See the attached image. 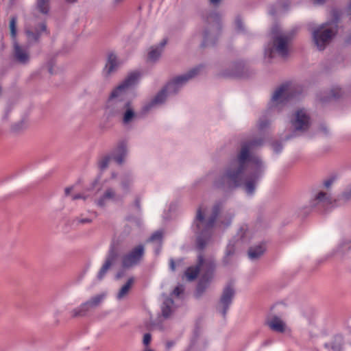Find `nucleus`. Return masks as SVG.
I'll return each instance as SVG.
<instances>
[{"label": "nucleus", "mask_w": 351, "mask_h": 351, "mask_svg": "<svg viewBox=\"0 0 351 351\" xmlns=\"http://www.w3.org/2000/svg\"><path fill=\"white\" fill-rule=\"evenodd\" d=\"M272 34L271 42L265 49V54L270 58H273L274 53L282 58L287 57L289 54V43L291 40V36L274 32Z\"/></svg>", "instance_id": "6"}, {"label": "nucleus", "mask_w": 351, "mask_h": 351, "mask_svg": "<svg viewBox=\"0 0 351 351\" xmlns=\"http://www.w3.org/2000/svg\"><path fill=\"white\" fill-rule=\"evenodd\" d=\"M139 77L140 73L138 72L135 71L130 73L122 83L113 90L110 94V97L112 99L118 97L121 92L136 84Z\"/></svg>", "instance_id": "13"}, {"label": "nucleus", "mask_w": 351, "mask_h": 351, "mask_svg": "<svg viewBox=\"0 0 351 351\" xmlns=\"http://www.w3.org/2000/svg\"><path fill=\"white\" fill-rule=\"evenodd\" d=\"M248 162L252 164L251 169L252 170L250 176L259 180L263 176L265 169L262 159L260 157H252L247 159Z\"/></svg>", "instance_id": "19"}, {"label": "nucleus", "mask_w": 351, "mask_h": 351, "mask_svg": "<svg viewBox=\"0 0 351 351\" xmlns=\"http://www.w3.org/2000/svg\"><path fill=\"white\" fill-rule=\"evenodd\" d=\"M167 39L164 38L159 44L156 47H152L150 51L148 53L147 58L149 61L156 62L158 60L162 51L163 47L167 45Z\"/></svg>", "instance_id": "27"}, {"label": "nucleus", "mask_w": 351, "mask_h": 351, "mask_svg": "<svg viewBox=\"0 0 351 351\" xmlns=\"http://www.w3.org/2000/svg\"><path fill=\"white\" fill-rule=\"evenodd\" d=\"M225 220H221L220 222L221 224L228 226L231 223L232 219L233 217V215L231 214H228L224 216Z\"/></svg>", "instance_id": "47"}, {"label": "nucleus", "mask_w": 351, "mask_h": 351, "mask_svg": "<svg viewBox=\"0 0 351 351\" xmlns=\"http://www.w3.org/2000/svg\"><path fill=\"white\" fill-rule=\"evenodd\" d=\"M16 16H12L10 21V35L12 40H16Z\"/></svg>", "instance_id": "39"}, {"label": "nucleus", "mask_w": 351, "mask_h": 351, "mask_svg": "<svg viewBox=\"0 0 351 351\" xmlns=\"http://www.w3.org/2000/svg\"><path fill=\"white\" fill-rule=\"evenodd\" d=\"M350 201H351V184L348 186L335 199H332L326 192H319L311 201L310 206L311 208L317 207L318 209L323 208L324 210H327L335 206H341Z\"/></svg>", "instance_id": "5"}, {"label": "nucleus", "mask_w": 351, "mask_h": 351, "mask_svg": "<svg viewBox=\"0 0 351 351\" xmlns=\"http://www.w3.org/2000/svg\"><path fill=\"white\" fill-rule=\"evenodd\" d=\"M124 275V271H119L116 274V279H120L121 278H122Z\"/></svg>", "instance_id": "59"}, {"label": "nucleus", "mask_w": 351, "mask_h": 351, "mask_svg": "<svg viewBox=\"0 0 351 351\" xmlns=\"http://www.w3.org/2000/svg\"><path fill=\"white\" fill-rule=\"evenodd\" d=\"M112 158V156L106 155L101 157L98 160V167L101 171H104L108 167L110 159Z\"/></svg>", "instance_id": "38"}, {"label": "nucleus", "mask_w": 351, "mask_h": 351, "mask_svg": "<svg viewBox=\"0 0 351 351\" xmlns=\"http://www.w3.org/2000/svg\"><path fill=\"white\" fill-rule=\"evenodd\" d=\"M313 1L314 4H317V5L324 4L326 1V0H313Z\"/></svg>", "instance_id": "60"}, {"label": "nucleus", "mask_w": 351, "mask_h": 351, "mask_svg": "<svg viewBox=\"0 0 351 351\" xmlns=\"http://www.w3.org/2000/svg\"><path fill=\"white\" fill-rule=\"evenodd\" d=\"M174 343L173 341H168L166 344L167 348H170L173 346Z\"/></svg>", "instance_id": "63"}, {"label": "nucleus", "mask_w": 351, "mask_h": 351, "mask_svg": "<svg viewBox=\"0 0 351 351\" xmlns=\"http://www.w3.org/2000/svg\"><path fill=\"white\" fill-rule=\"evenodd\" d=\"M344 339L341 335H335L330 341L324 344L328 351H343Z\"/></svg>", "instance_id": "23"}, {"label": "nucleus", "mask_w": 351, "mask_h": 351, "mask_svg": "<svg viewBox=\"0 0 351 351\" xmlns=\"http://www.w3.org/2000/svg\"><path fill=\"white\" fill-rule=\"evenodd\" d=\"M145 256V247L139 244L133 247L121 258V266L123 269H130L139 265Z\"/></svg>", "instance_id": "9"}, {"label": "nucleus", "mask_w": 351, "mask_h": 351, "mask_svg": "<svg viewBox=\"0 0 351 351\" xmlns=\"http://www.w3.org/2000/svg\"><path fill=\"white\" fill-rule=\"evenodd\" d=\"M351 251V240L343 241L338 247L337 255L343 257L346 254Z\"/></svg>", "instance_id": "36"}, {"label": "nucleus", "mask_w": 351, "mask_h": 351, "mask_svg": "<svg viewBox=\"0 0 351 351\" xmlns=\"http://www.w3.org/2000/svg\"><path fill=\"white\" fill-rule=\"evenodd\" d=\"M276 3L282 10H287L290 5V0H277Z\"/></svg>", "instance_id": "45"}, {"label": "nucleus", "mask_w": 351, "mask_h": 351, "mask_svg": "<svg viewBox=\"0 0 351 351\" xmlns=\"http://www.w3.org/2000/svg\"><path fill=\"white\" fill-rule=\"evenodd\" d=\"M133 182L132 177L130 173L124 174L121 178V186L124 193L128 194L130 192V187Z\"/></svg>", "instance_id": "33"}, {"label": "nucleus", "mask_w": 351, "mask_h": 351, "mask_svg": "<svg viewBox=\"0 0 351 351\" xmlns=\"http://www.w3.org/2000/svg\"><path fill=\"white\" fill-rule=\"evenodd\" d=\"M293 97L292 93L286 85H281L274 93L271 101L276 104H285Z\"/></svg>", "instance_id": "16"}, {"label": "nucleus", "mask_w": 351, "mask_h": 351, "mask_svg": "<svg viewBox=\"0 0 351 351\" xmlns=\"http://www.w3.org/2000/svg\"><path fill=\"white\" fill-rule=\"evenodd\" d=\"M134 206L136 208L138 212L141 211V199L139 197H136L134 201Z\"/></svg>", "instance_id": "52"}, {"label": "nucleus", "mask_w": 351, "mask_h": 351, "mask_svg": "<svg viewBox=\"0 0 351 351\" xmlns=\"http://www.w3.org/2000/svg\"><path fill=\"white\" fill-rule=\"evenodd\" d=\"M320 130L326 134H327L328 133V130L327 129V128L324 125H322L320 127Z\"/></svg>", "instance_id": "61"}, {"label": "nucleus", "mask_w": 351, "mask_h": 351, "mask_svg": "<svg viewBox=\"0 0 351 351\" xmlns=\"http://www.w3.org/2000/svg\"><path fill=\"white\" fill-rule=\"evenodd\" d=\"M258 181L250 175L246 177L244 182L242 181V186L248 195H252L254 193Z\"/></svg>", "instance_id": "29"}, {"label": "nucleus", "mask_w": 351, "mask_h": 351, "mask_svg": "<svg viewBox=\"0 0 351 351\" xmlns=\"http://www.w3.org/2000/svg\"><path fill=\"white\" fill-rule=\"evenodd\" d=\"M235 289L232 282H229L223 289L219 300L216 306V310L226 318L228 311L235 296Z\"/></svg>", "instance_id": "8"}, {"label": "nucleus", "mask_w": 351, "mask_h": 351, "mask_svg": "<svg viewBox=\"0 0 351 351\" xmlns=\"http://www.w3.org/2000/svg\"><path fill=\"white\" fill-rule=\"evenodd\" d=\"M236 255V246L235 242L230 241L227 245L225 254L222 258V265L224 267L232 265L234 261V256Z\"/></svg>", "instance_id": "22"}, {"label": "nucleus", "mask_w": 351, "mask_h": 351, "mask_svg": "<svg viewBox=\"0 0 351 351\" xmlns=\"http://www.w3.org/2000/svg\"><path fill=\"white\" fill-rule=\"evenodd\" d=\"M271 147L276 154H279L282 149V144L280 141L273 142Z\"/></svg>", "instance_id": "46"}, {"label": "nucleus", "mask_w": 351, "mask_h": 351, "mask_svg": "<svg viewBox=\"0 0 351 351\" xmlns=\"http://www.w3.org/2000/svg\"><path fill=\"white\" fill-rule=\"evenodd\" d=\"M234 25L237 32L242 33L245 32V26L241 15L238 14L236 16L234 20Z\"/></svg>", "instance_id": "40"}, {"label": "nucleus", "mask_w": 351, "mask_h": 351, "mask_svg": "<svg viewBox=\"0 0 351 351\" xmlns=\"http://www.w3.org/2000/svg\"><path fill=\"white\" fill-rule=\"evenodd\" d=\"M43 32L48 33L47 25L44 23L39 25V28H36L34 30L27 29L25 31L29 43H38Z\"/></svg>", "instance_id": "25"}, {"label": "nucleus", "mask_w": 351, "mask_h": 351, "mask_svg": "<svg viewBox=\"0 0 351 351\" xmlns=\"http://www.w3.org/2000/svg\"><path fill=\"white\" fill-rule=\"evenodd\" d=\"M199 272V268L196 263L195 265L190 266L186 269L184 275L189 281H193L197 278Z\"/></svg>", "instance_id": "30"}, {"label": "nucleus", "mask_w": 351, "mask_h": 351, "mask_svg": "<svg viewBox=\"0 0 351 351\" xmlns=\"http://www.w3.org/2000/svg\"><path fill=\"white\" fill-rule=\"evenodd\" d=\"M291 124L295 131H306L310 126V117L302 110H298Z\"/></svg>", "instance_id": "14"}, {"label": "nucleus", "mask_w": 351, "mask_h": 351, "mask_svg": "<svg viewBox=\"0 0 351 351\" xmlns=\"http://www.w3.org/2000/svg\"><path fill=\"white\" fill-rule=\"evenodd\" d=\"M169 267H170V269L172 271H176V263L174 261V260L173 258H171L169 260Z\"/></svg>", "instance_id": "56"}, {"label": "nucleus", "mask_w": 351, "mask_h": 351, "mask_svg": "<svg viewBox=\"0 0 351 351\" xmlns=\"http://www.w3.org/2000/svg\"><path fill=\"white\" fill-rule=\"evenodd\" d=\"M205 25L202 32V41L200 47L204 49L214 46L221 32V14L216 11H208L202 15Z\"/></svg>", "instance_id": "4"}, {"label": "nucleus", "mask_w": 351, "mask_h": 351, "mask_svg": "<svg viewBox=\"0 0 351 351\" xmlns=\"http://www.w3.org/2000/svg\"><path fill=\"white\" fill-rule=\"evenodd\" d=\"M222 206L221 202H216L213 205L211 214L207 219L205 218L202 207L198 208L193 221L194 232L196 235V248L200 251L197 258V263L199 271H202L195 293L197 298H200L205 293L215 277L217 267L216 261L212 257L205 258L202 251L206 248L211 238L212 229L221 213Z\"/></svg>", "instance_id": "1"}, {"label": "nucleus", "mask_w": 351, "mask_h": 351, "mask_svg": "<svg viewBox=\"0 0 351 351\" xmlns=\"http://www.w3.org/2000/svg\"><path fill=\"white\" fill-rule=\"evenodd\" d=\"M93 220L90 218H80V217H75L73 220V224H84V223H92Z\"/></svg>", "instance_id": "44"}, {"label": "nucleus", "mask_w": 351, "mask_h": 351, "mask_svg": "<svg viewBox=\"0 0 351 351\" xmlns=\"http://www.w3.org/2000/svg\"><path fill=\"white\" fill-rule=\"evenodd\" d=\"M270 343H271V341H270V340H266V341H265L263 343L262 346H266L269 345Z\"/></svg>", "instance_id": "64"}, {"label": "nucleus", "mask_w": 351, "mask_h": 351, "mask_svg": "<svg viewBox=\"0 0 351 351\" xmlns=\"http://www.w3.org/2000/svg\"><path fill=\"white\" fill-rule=\"evenodd\" d=\"M245 157V151L237 155V158L215 178L213 186L225 192L232 191L242 186V176L247 167L244 164Z\"/></svg>", "instance_id": "2"}, {"label": "nucleus", "mask_w": 351, "mask_h": 351, "mask_svg": "<svg viewBox=\"0 0 351 351\" xmlns=\"http://www.w3.org/2000/svg\"><path fill=\"white\" fill-rule=\"evenodd\" d=\"M173 300L171 298H167L162 304V315L165 318H168L172 313V306Z\"/></svg>", "instance_id": "32"}, {"label": "nucleus", "mask_w": 351, "mask_h": 351, "mask_svg": "<svg viewBox=\"0 0 351 351\" xmlns=\"http://www.w3.org/2000/svg\"><path fill=\"white\" fill-rule=\"evenodd\" d=\"M119 257L118 244L112 241L110 243L106 261L97 274V278L101 280L103 279L110 267L114 265Z\"/></svg>", "instance_id": "12"}, {"label": "nucleus", "mask_w": 351, "mask_h": 351, "mask_svg": "<svg viewBox=\"0 0 351 351\" xmlns=\"http://www.w3.org/2000/svg\"><path fill=\"white\" fill-rule=\"evenodd\" d=\"M184 291V289L181 286H177L173 291V294L180 296Z\"/></svg>", "instance_id": "50"}, {"label": "nucleus", "mask_w": 351, "mask_h": 351, "mask_svg": "<svg viewBox=\"0 0 351 351\" xmlns=\"http://www.w3.org/2000/svg\"><path fill=\"white\" fill-rule=\"evenodd\" d=\"M247 230H248V228H247V225L241 226L240 227V228L237 232V235L236 236L234 239H237V241H239V239L243 241L245 239V234L247 232Z\"/></svg>", "instance_id": "41"}, {"label": "nucleus", "mask_w": 351, "mask_h": 351, "mask_svg": "<svg viewBox=\"0 0 351 351\" xmlns=\"http://www.w3.org/2000/svg\"><path fill=\"white\" fill-rule=\"evenodd\" d=\"M253 74V71L243 61L233 62L230 69L221 72L220 76L223 77L247 78Z\"/></svg>", "instance_id": "10"}, {"label": "nucleus", "mask_w": 351, "mask_h": 351, "mask_svg": "<svg viewBox=\"0 0 351 351\" xmlns=\"http://www.w3.org/2000/svg\"><path fill=\"white\" fill-rule=\"evenodd\" d=\"M337 32V29L328 27V23H322L312 29L313 42L318 50L323 51L335 36Z\"/></svg>", "instance_id": "7"}, {"label": "nucleus", "mask_w": 351, "mask_h": 351, "mask_svg": "<svg viewBox=\"0 0 351 351\" xmlns=\"http://www.w3.org/2000/svg\"><path fill=\"white\" fill-rule=\"evenodd\" d=\"M134 279L133 277H131L128 280L126 283L120 289L119 291L117 293V298L118 300L123 299L124 297H125L128 294V293L134 283Z\"/></svg>", "instance_id": "31"}, {"label": "nucleus", "mask_w": 351, "mask_h": 351, "mask_svg": "<svg viewBox=\"0 0 351 351\" xmlns=\"http://www.w3.org/2000/svg\"><path fill=\"white\" fill-rule=\"evenodd\" d=\"M269 125V121L267 119H261L259 121L258 127L260 130H264Z\"/></svg>", "instance_id": "48"}, {"label": "nucleus", "mask_w": 351, "mask_h": 351, "mask_svg": "<svg viewBox=\"0 0 351 351\" xmlns=\"http://www.w3.org/2000/svg\"><path fill=\"white\" fill-rule=\"evenodd\" d=\"M12 110V107L10 106H8L5 111V114L3 117V120L7 121L9 117V114Z\"/></svg>", "instance_id": "51"}, {"label": "nucleus", "mask_w": 351, "mask_h": 351, "mask_svg": "<svg viewBox=\"0 0 351 351\" xmlns=\"http://www.w3.org/2000/svg\"><path fill=\"white\" fill-rule=\"evenodd\" d=\"M120 62L117 55L114 52L108 53L106 65L103 71L104 75L106 77L110 76L112 73L117 71Z\"/></svg>", "instance_id": "21"}, {"label": "nucleus", "mask_w": 351, "mask_h": 351, "mask_svg": "<svg viewBox=\"0 0 351 351\" xmlns=\"http://www.w3.org/2000/svg\"><path fill=\"white\" fill-rule=\"evenodd\" d=\"M209 2L214 6H218L221 2V0H209Z\"/></svg>", "instance_id": "58"}, {"label": "nucleus", "mask_w": 351, "mask_h": 351, "mask_svg": "<svg viewBox=\"0 0 351 351\" xmlns=\"http://www.w3.org/2000/svg\"><path fill=\"white\" fill-rule=\"evenodd\" d=\"M116 98H111L110 97L108 110L109 116L116 117L119 114H123L127 107L130 106L131 102L129 101H124L122 99H115Z\"/></svg>", "instance_id": "15"}, {"label": "nucleus", "mask_w": 351, "mask_h": 351, "mask_svg": "<svg viewBox=\"0 0 351 351\" xmlns=\"http://www.w3.org/2000/svg\"><path fill=\"white\" fill-rule=\"evenodd\" d=\"M163 237L162 232L160 230L156 231L154 232L149 238L150 241H159L162 242Z\"/></svg>", "instance_id": "43"}, {"label": "nucleus", "mask_w": 351, "mask_h": 351, "mask_svg": "<svg viewBox=\"0 0 351 351\" xmlns=\"http://www.w3.org/2000/svg\"><path fill=\"white\" fill-rule=\"evenodd\" d=\"M263 143V139L262 138H254L249 141L242 143L241 149L237 155H240L243 152H246V158L244 160V164L247 165V159L252 157H258L256 155H252L251 154V149L256 147L261 146Z\"/></svg>", "instance_id": "17"}, {"label": "nucleus", "mask_w": 351, "mask_h": 351, "mask_svg": "<svg viewBox=\"0 0 351 351\" xmlns=\"http://www.w3.org/2000/svg\"><path fill=\"white\" fill-rule=\"evenodd\" d=\"M269 13L270 15L274 16L277 13V10L275 5H272L269 7Z\"/></svg>", "instance_id": "55"}, {"label": "nucleus", "mask_w": 351, "mask_h": 351, "mask_svg": "<svg viewBox=\"0 0 351 351\" xmlns=\"http://www.w3.org/2000/svg\"><path fill=\"white\" fill-rule=\"evenodd\" d=\"M334 182V178H329L324 182V185L325 187H330Z\"/></svg>", "instance_id": "54"}, {"label": "nucleus", "mask_w": 351, "mask_h": 351, "mask_svg": "<svg viewBox=\"0 0 351 351\" xmlns=\"http://www.w3.org/2000/svg\"><path fill=\"white\" fill-rule=\"evenodd\" d=\"M135 117L136 113L130 105L125 108L123 113V123L124 125L130 123Z\"/></svg>", "instance_id": "35"}, {"label": "nucleus", "mask_w": 351, "mask_h": 351, "mask_svg": "<svg viewBox=\"0 0 351 351\" xmlns=\"http://www.w3.org/2000/svg\"><path fill=\"white\" fill-rule=\"evenodd\" d=\"M72 190L71 187H66L64 190V193L66 195H69Z\"/></svg>", "instance_id": "62"}, {"label": "nucleus", "mask_w": 351, "mask_h": 351, "mask_svg": "<svg viewBox=\"0 0 351 351\" xmlns=\"http://www.w3.org/2000/svg\"><path fill=\"white\" fill-rule=\"evenodd\" d=\"M127 141L122 140L119 141L112 153V159L118 164L122 165L128 154Z\"/></svg>", "instance_id": "20"}, {"label": "nucleus", "mask_w": 351, "mask_h": 351, "mask_svg": "<svg viewBox=\"0 0 351 351\" xmlns=\"http://www.w3.org/2000/svg\"><path fill=\"white\" fill-rule=\"evenodd\" d=\"M47 67H48V71L49 73L51 74V75H53V60H50L47 62Z\"/></svg>", "instance_id": "53"}, {"label": "nucleus", "mask_w": 351, "mask_h": 351, "mask_svg": "<svg viewBox=\"0 0 351 351\" xmlns=\"http://www.w3.org/2000/svg\"><path fill=\"white\" fill-rule=\"evenodd\" d=\"M203 68L204 65L199 64L190 69L186 73L173 78L171 82L167 83L148 104L144 106L143 108V111L146 112L156 105L162 104L166 99L167 91L169 93L176 94L183 84L196 77Z\"/></svg>", "instance_id": "3"}, {"label": "nucleus", "mask_w": 351, "mask_h": 351, "mask_svg": "<svg viewBox=\"0 0 351 351\" xmlns=\"http://www.w3.org/2000/svg\"><path fill=\"white\" fill-rule=\"evenodd\" d=\"M265 325L276 332L283 333L286 329L285 323L276 315H274L270 319H267Z\"/></svg>", "instance_id": "24"}, {"label": "nucleus", "mask_w": 351, "mask_h": 351, "mask_svg": "<svg viewBox=\"0 0 351 351\" xmlns=\"http://www.w3.org/2000/svg\"><path fill=\"white\" fill-rule=\"evenodd\" d=\"M342 96V90L340 88L335 87L330 90V94L328 99L333 98L335 99H339Z\"/></svg>", "instance_id": "42"}, {"label": "nucleus", "mask_w": 351, "mask_h": 351, "mask_svg": "<svg viewBox=\"0 0 351 351\" xmlns=\"http://www.w3.org/2000/svg\"><path fill=\"white\" fill-rule=\"evenodd\" d=\"M330 14H331L332 19H331V21L328 22V26L330 25H334L335 27L333 28L337 29V24L340 20L341 12L339 9L333 8L331 10Z\"/></svg>", "instance_id": "37"}, {"label": "nucleus", "mask_w": 351, "mask_h": 351, "mask_svg": "<svg viewBox=\"0 0 351 351\" xmlns=\"http://www.w3.org/2000/svg\"><path fill=\"white\" fill-rule=\"evenodd\" d=\"M13 54L15 60L21 64H27L30 60V56L26 49L19 45L17 40L13 42Z\"/></svg>", "instance_id": "18"}, {"label": "nucleus", "mask_w": 351, "mask_h": 351, "mask_svg": "<svg viewBox=\"0 0 351 351\" xmlns=\"http://www.w3.org/2000/svg\"><path fill=\"white\" fill-rule=\"evenodd\" d=\"M117 194L115 190L112 188H108L102 195V196L97 200V204L99 207H104L106 206V202L107 200L116 201Z\"/></svg>", "instance_id": "28"}, {"label": "nucleus", "mask_w": 351, "mask_h": 351, "mask_svg": "<svg viewBox=\"0 0 351 351\" xmlns=\"http://www.w3.org/2000/svg\"><path fill=\"white\" fill-rule=\"evenodd\" d=\"M152 340V335L150 333H145L143 335V343L145 346H148Z\"/></svg>", "instance_id": "49"}, {"label": "nucleus", "mask_w": 351, "mask_h": 351, "mask_svg": "<svg viewBox=\"0 0 351 351\" xmlns=\"http://www.w3.org/2000/svg\"><path fill=\"white\" fill-rule=\"evenodd\" d=\"M36 8L42 14H48L50 10V0H36Z\"/></svg>", "instance_id": "34"}, {"label": "nucleus", "mask_w": 351, "mask_h": 351, "mask_svg": "<svg viewBox=\"0 0 351 351\" xmlns=\"http://www.w3.org/2000/svg\"><path fill=\"white\" fill-rule=\"evenodd\" d=\"M86 199V196L83 195H82L80 193H78V194L74 195L73 196V197H72L73 200H76V199Z\"/></svg>", "instance_id": "57"}, {"label": "nucleus", "mask_w": 351, "mask_h": 351, "mask_svg": "<svg viewBox=\"0 0 351 351\" xmlns=\"http://www.w3.org/2000/svg\"><path fill=\"white\" fill-rule=\"evenodd\" d=\"M106 297L105 293H101L92 297L89 300L82 304L79 307L74 308L71 312L73 317H84L92 308L100 305Z\"/></svg>", "instance_id": "11"}, {"label": "nucleus", "mask_w": 351, "mask_h": 351, "mask_svg": "<svg viewBox=\"0 0 351 351\" xmlns=\"http://www.w3.org/2000/svg\"><path fill=\"white\" fill-rule=\"evenodd\" d=\"M266 251L265 243H261L258 245L251 246L247 251L248 257L252 261L259 259Z\"/></svg>", "instance_id": "26"}]
</instances>
